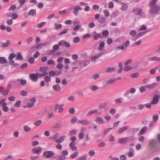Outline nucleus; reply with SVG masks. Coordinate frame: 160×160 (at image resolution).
<instances>
[{
    "instance_id": "f257e3e1",
    "label": "nucleus",
    "mask_w": 160,
    "mask_h": 160,
    "mask_svg": "<svg viewBox=\"0 0 160 160\" xmlns=\"http://www.w3.org/2000/svg\"><path fill=\"white\" fill-rule=\"evenodd\" d=\"M160 133L157 134L156 139H151L149 141L148 148L150 150L155 152L160 149Z\"/></svg>"
},
{
    "instance_id": "f03ea898",
    "label": "nucleus",
    "mask_w": 160,
    "mask_h": 160,
    "mask_svg": "<svg viewBox=\"0 0 160 160\" xmlns=\"http://www.w3.org/2000/svg\"><path fill=\"white\" fill-rule=\"evenodd\" d=\"M158 0H152L149 3L150 9L149 13L152 15L157 14L160 11V6L157 4Z\"/></svg>"
},
{
    "instance_id": "7ed1b4c3",
    "label": "nucleus",
    "mask_w": 160,
    "mask_h": 160,
    "mask_svg": "<svg viewBox=\"0 0 160 160\" xmlns=\"http://www.w3.org/2000/svg\"><path fill=\"white\" fill-rule=\"evenodd\" d=\"M48 66H45L40 67V73H38L39 77L42 78L44 76L47 75L48 74Z\"/></svg>"
},
{
    "instance_id": "20e7f679",
    "label": "nucleus",
    "mask_w": 160,
    "mask_h": 160,
    "mask_svg": "<svg viewBox=\"0 0 160 160\" xmlns=\"http://www.w3.org/2000/svg\"><path fill=\"white\" fill-rule=\"evenodd\" d=\"M16 57V55L13 52L11 53L9 55L8 59L10 61V64L13 66L14 67H16L18 66V63H15L14 61L13 60V59Z\"/></svg>"
},
{
    "instance_id": "39448f33",
    "label": "nucleus",
    "mask_w": 160,
    "mask_h": 160,
    "mask_svg": "<svg viewBox=\"0 0 160 160\" xmlns=\"http://www.w3.org/2000/svg\"><path fill=\"white\" fill-rule=\"evenodd\" d=\"M36 99L35 98L31 99L29 102L23 106V108H31L34 105L35 103L36 102Z\"/></svg>"
},
{
    "instance_id": "423d86ee",
    "label": "nucleus",
    "mask_w": 160,
    "mask_h": 160,
    "mask_svg": "<svg viewBox=\"0 0 160 160\" xmlns=\"http://www.w3.org/2000/svg\"><path fill=\"white\" fill-rule=\"evenodd\" d=\"M133 12L135 15H139L143 17H145V14L142 12V9L140 8H137L133 9Z\"/></svg>"
},
{
    "instance_id": "0eeeda50",
    "label": "nucleus",
    "mask_w": 160,
    "mask_h": 160,
    "mask_svg": "<svg viewBox=\"0 0 160 160\" xmlns=\"http://www.w3.org/2000/svg\"><path fill=\"white\" fill-rule=\"evenodd\" d=\"M87 129L85 127H82L81 128L80 132L78 134V138L80 139H82L85 136V132L86 131Z\"/></svg>"
},
{
    "instance_id": "6e6552de",
    "label": "nucleus",
    "mask_w": 160,
    "mask_h": 160,
    "mask_svg": "<svg viewBox=\"0 0 160 160\" xmlns=\"http://www.w3.org/2000/svg\"><path fill=\"white\" fill-rule=\"evenodd\" d=\"M63 104H56L55 107V109L56 110H58V112L59 113H62L64 111V108H63Z\"/></svg>"
},
{
    "instance_id": "1a4fd4ad",
    "label": "nucleus",
    "mask_w": 160,
    "mask_h": 160,
    "mask_svg": "<svg viewBox=\"0 0 160 160\" xmlns=\"http://www.w3.org/2000/svg\"><path fill=\"white\" fill-rule=\"evenodd\" d=\"M93 114H97L98 115H100L101 114V112H99L98 109H95L92 110H91L88 112L87 115L88 116H91Z\"/></svg>"
},
{
    "instance_id": "9d476101",
    "label": "nucleus",
    "mask_w": 160,
    "mask_h": 160,
    "mask_svg": "<svg viewBox=\"0 0 160 160\" xmlns=\"http://www.w3.org/2000/svg\"><path fill=\"white\" fill-rule=\"evenodd\" d=\"M38 73H32L29 75V78L33 82L37 81L38 80Z\"/></svg>"
},
{
    "instance_id": "9b49d317",
    "label": "nucleus",
    "mask_w": 160,
    "mask_h": 160,
    "mask_svg": "<svg viewBox=\"0 0 160 160\" xmlns=\"http://www.w3.org/2000/svg\"><path fill=\"white\" fill-rule=\"evenodd\" d=\"M62 155L59 156L58 160H64L66 159V156L68 154V152L67 151L63 150L62 152Z\"/></svg>"
},
{
    "instance_id": "f8f14e48",
    "label": "nucleus",
    "mask_w": 160,
    "mask_h": 160,
    "mask_svg": "<svg viewBox=\"0 0 160 160\" xmlns=\"http://www.w3.org/2000/svg\"><path fill=\"white\" fill-rule=\"evenodd\" d=\"M44 155L46 156L47 158H49L55 154V153L53 151H47L44 152Z\"/></svg>"
},
{
    "instance_id": "ddd939ff",
    "label": "nucleus",
    "mask_w": 160,
    "mask_h": 160,
    "mask_svg": "<svg viewBox=\"0 0 160 160\" xmlns=\"http://www.w3.org/2000/svg\"><path fill=\"white\" fill-rule=\"evenodd\" d=\"M81 7L79 6H76L73 8V13L75 16H77L78 13V11L82 10Z\"/></svg>"
},
{
    "instance_id": "4468645a",
    "label": "nucleus",
    "mask_w": 160,
    "mask_h": 160,
    "mask_svg": "<svg viewBox=\"0 0 160 160\" xmlns=\"http://www.w3.org/2000/svg\"><path fill=\"white\" fill-rule=\"evenodd\" d=\"M42 150V148L40 147H37L32 149V152L38 154H40Z\"/></svg>"
},
{
    "instance_id": "2eb2a0df",
    "label": "nucleus",
    "mask_w": 160,
    "mask_h": 160,
    "mask_svg": "<svg viewBox=\"0 0 160 160\" xmlns=\"http://www.w3.org/2000/svg\"><path fill=\"white\" fill-rule=\"evenodd\" d=\"M137 32L135 30L131 31L130 32V34L132 36V40L135 41L138 38V35H136Z\"/></svg>"
},
{
    "instance_id": "dca6fc26",
    "label": "nucleus",
    "mask_w": 160,
    "mask_h": 160,
    "mask_svg": "<svg viewBox=\"0 0 160 160\" xmlns=\"http://www.w3.org/2000/svg\"><path fill=\"white\" fill-rule=\"evenodd\" d=\"M53 90L55 92H58L61 90L60 86L58 84L53 85L52 86Z\"/></svg>"
},
{
    "instance_id": "f3484780",
    "label": "nucleus",
    "mask_w": 160,
    "mask_h": 160,
    "mask_svg": "<svg viewBox=\"0 0 160 160\" xmlns=\"http://www.w3.org/2000/svg\"><path fill=\"white\" fill-rule=\"evenodd\" d=\"M103 54V53H99L96 55L91 56V60L92 61H95L97 59H98Z\"/></svg>"
},
{
    "instance_id": "a211bd4d",
    "label": "nucleus",
    "mask_w": 160,
    "mask_h": 160,
    "mask_svg": "<svg viewBox=\"0 0 160 160\" xmlns=\"http://www.w3.org/2000/svg\"><path fill=\"white\" fill-rule=\"evenodd\" d=\"M59 45L61 46H64L66 47H69L70 46V43L65 40H62L59 42Z\"/></svg>"
},
{
    "instance_id": "6ab92c4d",
    "label": "nucleus",
    "mask_w": 160,
    "mask_h": 160,
    "mask_svg": "<svg viewBox=\"0 0 160 160\" xmlns=\"http://www.w3.org/2000/svg\"><path fill=\"white\" fill-rule=\"evenodd\" d=\"M78 123H80L82 125H87L89 123V121L87 119H82L78 121Z\"/></svg>"
},
{
    "instance_id": "aec40b11",
    "label": "nucleus",
    "mask_w": 160,
    "mask_h": 160,
    "mask_svg": "<svg viewBox=\"0 0 160 160\" xmlns=\"http://www.w3.org/2000/svg\"><path fill=\"white\" fill-rule=\"evenodd\" d=\"M129 140V138L126 137L120 138L119 141V142L120 144H124Z\"/></svg>"
},
{
    "instance_id": "412c9836",
    "label": "nucleus",
    "mask_w": 160,
    "mask_h": 160,
    "mask_svg": "<svg viewBox=\"0 0 160 160\" xmlns=\"http://www.w3.org/2000/svg\"><path fill=\"white\" fill-rule=\"evenodd\" d=\"M95 122L99 124H101L104 123L103 119L101 117H97L95 120Z\"/></svg>"
},
{
    "instance_id": "4be33fe9",
    "label": "nucleus",
    "mask_w": 160,
    "mask_h": 160,
    "mask_svg": "<svg viewBox=\"0 0 160 160\" xmlns=\"http://www.w3.org/2000/svg\"><path fill=\"white\" fill-rule=\"evenodd\" d=\"M159 101L158 97L157 95H155L153 97L152 101L151 102L152 104H157Z\"/></svg>"
},
{
    "instance_id": "5701e85b",
    "label": "nucleus",
    "mask_w": 160,
    "mask_h": 160,
    "mask_svg": "<svg viewBox=\"0 0 160 160\" xmlns=\"http://www.w3.org/2000/svg\"><path fill=\"white\" fill-rule=\"evenodd\" d=\"M158 85L157 83H154L151 84H148L146 85V87L147 88L149 89H152L156 88Z\"/></svg>"
},
{
    "instance_id": "b1692460",
    "label": "nucleus",
    "mask_w": 160,
    "mask_h": 160,
    "mask_svg": "<svg viewBox=\"0 0 160 160\" xmlns=\"http://www.w3.org/2000/svg\"><path fill=\"white\" fill-rule=\"evenodd\" d=\"M76 143L71 142L69 144L70 148L73 151H76L77 149V148L75 146Z\"/></svg>"
},
{
    "instance_id": "393cba45",
    "label": "nucleus",
    "mask_w": 160,
    "mask_h": 160,
    "mask_svg": "<svg viewBox=\"0 0 160 160\" xmlns=\"http://www.w3.org/2000/svg\"><path fill=\"white\" fill-rule=\"evenodd\" d=\"M149 60L150 61L160 62V57L156 56L152 57L150 58Z\"/></svg>"
},
{
    "instance_id": "a878e982",
    "label": "nucleus",
    "mask_w": 160,
    "mask_h": 160,
    "mask_svg": "<svg viewBox=\"0 0 160 160\" xmlns=\"http://www.w3.org/2000/svg\"><path fill=\"white\" fill-rule=\"evenodd\" d=\"M16 60L22 61L23 60V58L21 52H18L16 55Z\"/></svg>"
},
{
    "instance_id": "bb28decb",
    "label": "nucleus",
    "mask_w": 160,
    "mask_h": 160,
    "mask_svg": "<svg viewBox=\"0 0 160 160\" xmlns=\"http://www.w3.org/2000/svg\"><path fill=\"white\" fill-rule=\"evenodd\" d=\"M28 15L34 16L36 14V11L35 9H32L30 10L28 13Z\"/></svg>"
},
{
    "instance_id": "cd10ccee",
    "label": "nucleus",
    "mask_w": 160,
    "mask_h": 160,
    "mask_svg": "<svg viewBox=\"0 0 160 160\" xmlns=\"http://www.w3.org/2000/svg\"><path fill=\"white\" fill-rule=\"evenodd\" d=\"M58 134L57 133H55L53 136L50 137L49 139L52 140H55L56 142V140L58 139Z\"/></svg>"
},
{
    "instance_id": "c85d7f7f",
    "label": "nucleus",
    "mask_w": 160,
    "mask_h": 160,
    "mask_svg": "<svg viewBox=\"0 0 160 160\" xmlns=\"http://www.w3.org/2000/svg\"><path fill=\"white\" fill-rule=\"evenodd\" d=\"M65 136H62L60 137L59 139H58L56 140V142L58 143H60L61 142H63L65 140Z\"/></svg>"
},
{
    "instance_id": "c756f323",
    "label": "nucleus",
    "mask_w": 160,
    "mask_h": 160,
    "mask_svg": "<svg viewBox=\"0 0 160 160\" xmlns=\"http://www.w3.org/2000/svg\"><path fill=\"white\" fill-rule=\"evenodd\" d=\"M105 44L104 42H102L99 45L98 50L100 51H103L104 48Z\"/></svg>"
},
{
    "instance_id": "7c9ffc66",
    "label": "nucleus",
    "mask_w": 160,
    "mask_h": 160,
    "mask_svg": "<svg viewBox=\"0 0 160 160\" xmlns=\"http://www.w3.org/2000/svg\"><path fill=\"white\" fill-rule=\"evenodd\" d=\"M128 127L127 126H125L120 128L118 131V133L121 134L126 131L128 128Z\"/></svg>"
},
{
    "instance_id": "2f4dec72",
    "label": "nucleus",
    "mask_w": 160,
    "mask_h": 160,
    "mask_svg": "<svg viewBox=\"0 0 160 160\" xmlns=\"http://www.w3.org/2000/svg\"><path fill=\"white\" fill-rule=\"evenodd\" d=\"M90 89L91 91L95 92L99 89V87L96 85H93L90 88Z\"/></svg>"
},
{
    "instance_id": "473e14b6",
    "label": "nucleus",
    "mask_w": 160,
    "mask_h": 160,
    "mask_svg": "<svg viewBox=\"0 0 160 160\" xmlns=\"http://www.w3.org/2000/svg\"><path fill=\"white\" fill-rule=\"evenodd\" d=\"M124 100L123 98H120L116 99L115 100V102L117 104L122 103L123 102Z\"/></svg>"
},
{
    "instance_id": "72a5a7b5",
    "label": "nucleus",
    "mask_w": 160,
    "mask_h": 160,
    "mask_svg": "<svg viewBox=\"0 0 160 160\" xmlns=\"http://www.w3.org/2000/svg\"><path fill=\"white\" fill-rule=\"evenodd\" d=\"M62 72L61 71L60 72L58 73L54 71H52L49 72V74L51 76H54L55 75H58L61 73Z\"/></svg>"
},
{
    "instance_id": "f704fd0d",
    "label": "nucleus",
    "mask_w": 160,
    "mask_h": 160,
    "mask_svg": "<svg viewBox=\"0 0 160 160\" xmlns=\"http://www.w3.org/2000/svg\"><path fill=\"white\" fill-rule=\"evenodd\" d=\"M17 81L20 82V84L22 85H25L27 83V81L25 80H23L22 79H19L17 80Z\"/></svg>"
},
{
    "instance_id": "c9c22d12",
    "label": "nucleus",
    "mask_w": 160,
    "mask_h": 160,
    "mask_svg": "<svg viewBox=\"0 0 160 160\" xmlns=\"http://www.w3.org/2000/svg\"><path fill=\"white\" fill-rule=\"evenodd\" d=\"M7 62V60L4 57H0V63L4 64Z\"/></svg>"
},
{
    "instance_id": "e433bc0d",
    "label": "nucleus",
    "mask_w": 160,
    "mask_h": 160,
    "mask_svg": "<svg viewBox=\"0 0 160 160\" xmlns=\"http://www.w3.org/2000/svg\"><path fill=\"white\" fill-rule=\"evenodd\" d=\"M147 129V127H144L143 128L139 131V134L142 135L145 133L146 130Z\"/></svg>"
},
{
    "instance_id": "4c0bfd02",
    "label": "nucleus",
    "mask_w": 160,
    "mask_h": 160,
    "mask_svg": "<svg viewBox=\"0 0 160 160\" xmlns=\"http://www.w3.org/2000/svg\"><path fill=\"white\" fill-rule=\"evenodd\" d=\"M23 130L25 132H28L31 130V128L26 125H24L23 126Z\"/></svg>"
},
{
    "instance_id": "58836bf2",
    "label": "nucleus",
    "mask_w": 160,
    "mask_h": 160,
    "mask_svg": "<svg viewBox=\"0 0 160 160\" xmlns=\"http://www.w3.org/2000/svg\"><path fill=\"white\" fill-rule=\"evenodd\" d=\"M81 26L80 24H77L73 28V31H78L80 29L81 27Z\"/></svg>"
},
{
    "instance_id": "ea45409f",
    "label": "nucleus",
    "mask_w": 160,
    "mask_h": 160,
    "mask_svg": "<svg viewBox=\"0 0 160 160\" xmlns=\"http://www.w3.org/2000/svg\"><path fill=\"white\" fill-rule=\"evenodd\" d=\"M46 76L44 78V80L46 82H49L51 81V77L50 76L46 75Z\"/></svg>"
},
{
    "instance_id": "a19ab883",
    "label": "nucleus",
    "mask_w": 160,
    "mask_h": 160,
    "mask_svg": "<svg viewBox=\"0 0 160 160\" xmlns=\"http://www.w3.org/2000/svg\"><path fill=\"white\" fill-rule=\"evenodd\" d=\"M6 99L4 98L0 101V105H1L2 106H4L6 105L7 103L6 102Z\"/></svg>"
},
{
    "instance_id": "79ce46f5",
    "label": "nucleus",
    "mask_w": 160,
    "mask_h": 160,
    "mask_svg": "<svg viewBox=\"0 0 160 160\" xmlns=\"http://www.w3.org/2000/svg\"><path fill=\"white\" fill-rule=\"evenodd\" d=\"M42 121L41 120H39L35 122L34 123V124L35 126H38L42 124Z\"/></svg>"
},
{
    "instance_id": "37998d69",
    "label": "nucleus",
    "mask_w": 160,
    "mask_h": 160,
    "mask_svg": "<svg viewBox=\"0 0 160 160\" xmlns=\"http://www.w3.org/2000/svg\"><path fill=\"white\" fill-rule=\"evenodd\" d=\"M87 157V155L86 154L83 155L82 157L78 158L77 160H86Z\"/></svg>"
},
{
    "instance_id": "c03bdc74",
    "label": "nucleus",
    "mask_w": 160,
    "mask_h": 160,
    "mask_svg": "<svg viewBox=\"0 0 160 160\" xmlns=\"http://www.w3.org/2000/svg\"><path fill=\"white\" fill-rule=\"evenodd\" d=\"M54 25L55 26V28L57 30L60 29L62 27V25L61 24H58L55 23Z\"/></svg>"
},
{
    "instance_id": "a18cd8bd",
    "label": "nucleus",
    "mask_w": 160,
    "mask_h": 160,
    "mask_svg": "<svg viewBox=\"0 0 160 160\" xmlns=\"http://www.w3.org/2000/svg\"><path fill=\"white\" fill-rule=\"evenodd\" d=\"M122 6L121 8V10L123 11H126L128 8V6L126 4L122 3Z\"/></svg>"
},
{
    "instance_id": "49530a36",
    "label": "nucleus",
    "mask_w": 160,
    "mask_h": 160,
    "mask_svg": "<svg viewBox=\"0 0 160 160\" xmlns=\"http://www.w3.org/2000/svg\"><path fill=\"white\" fill-rule=\"evenodd\" d=\"M21 101L20 100L17 101L14 105V106L16 108L19 107L21 104Z\"/></svg>"
},
{
    "instance_id": "de8ad7c7",
    "label": "nucleus",
    "mask_w": 160,
    "mask_h": 160,
    "mask_svg": "<svg viewBox=\"0 0 160 160\" xmlns=\"http://www.w3.org/2000/svg\"><path fill=\"white\" fill-rule=\"evenodd\" d=\"M134 150L132 149L131 148L128 153V156L129 157H132L134 156Z\"/></svg>"
},
{
    "instance_id": "09e8293b",
    "label": "nucleus",
    "mask_w": 160,
    "mask_h": 160,
    "mask_svg": "<svg viewBox=\"0 0 160 160\" xmlns=\"http://www.w3.org/2000/svg\"><path fill=\"white\" fill-rule=\"evenodd\" d=\"M107 106V104L106 103H102L99 105V108L102 109L105 108Z\"/></svg>"
},
{
    "instance_id": "8fccbe9b",
    "label": "nucleus",
    "mask_w": 160,
    "mask_h": 160,
    "mask_svg": "<svg viewBox=\"0 0 160 160\" xmlns=\"http://www.w3.org/2000/svg\"><path fill=\"white\" fill-rule=\"evenodd\" d=\"M115 70L114 68H108L106 69V72H112Z\"/></svg>"
},
{
    "instance_id": "3c124183",
    "label": "nucleus",
    "mask_w": 160,
    "mask_h": 160,
    "mask_svg": "<svg viewBox=\"0 0 160 160\" xmlns=\"http://www.w3.org/2000/svg\"><path fill=\"white\" fill-rule=\"evenodd\" d=\"M149 31H144V32H139L138 34V38L141 37V36L144 35V34H146Z\"/></svg>"
},
{
    "instance_id": "603ef678",
    "label": "nucleus",
    "mask_w": 160,
    "mask_h": 160,
    "mask_svg": "<svg viewBox=\"0 0 160 160\" xmlns=\"http://www.w3.org/2000/svg\"><path fill=\"white\" fill-rule=\"evenodd\" d=\"M46 24L45 22H41L39 24H38L37 26V27L38 28H40L43 27Z\"/></svg>"
},
{
    "instance_id": "864d4df0",
    "label": "nucleus",
    "mask_w": 160,
    "mask_h": 160,
    "mask_svg": "<svg viewBox=\"0 0 160 160\" xmlns=\"http://www.w3.org/2000/svg\"><path fill=\"white\" fill-rule=\"evenodd\" d=\"M80 40V38L79 37H76L73 39V42L74 43H77Z\"/></svg>"
},
{
    "instance_id": "5fc2aeb1",
    "label": "nucleus",
    "mask_w": 160,
    "mask_h": 160,
    "mask_svg": "<svg viewBox=\"0 0 160 160\" xmlns=\"http://www.w3.org/2000/svg\"><path fill=\"white\" fill-rule=\"evenodd\" d=\"M147 88L146 87V85L145 86H142L139 88V90L141 92H143L146 91V88Z\"/></svg>"
},
{
    "instance_id": "6e6d98bb",
    "label": "nucleus",
    "mask_w": 160,
    "mask_h": 160,
    "mask_svg": "<svg viewBox=\"0 0 160 160\" xmlns=\"http://www.w3.org/2000/svg\"><path fill=\"white\" fill-rule=\"evenodd\" d=\"M61 46L59 45V43L58 44H55L53 46V49L54 51H56L59 48V46Z\"/></svg>"
},
{
    "instance_id": "4d7b16f0",
    "label": "nucleus",
    "mask_w": 160,
    "mask_h": 160,
    "mask_svg": "<svg viewBox=\"0 0 160 160\" xmlns=\"http://www.w3.org/2000/svg\"><path fill=\"white\" fill-rule=\"evenodd\" d=\"M78 154V152H75L74 153L72 154L71 156L70 157L71 158H75L76 157H77Z\"/></svg>"
},
{
    "instance_id": "13d9d810",
    "label": "nucleus",
    "mask_w": 160,
    "mask_h": 160,
    "mask_svg": "<svg viewBox=\"0 0 160 160\" xmlns=\"http://www.w3.org/2000/svg\"><path fill=\"white\" fill-rule=\"evenodd\" d=\"M11 43V42L9 40H8L7 42L2 45V46L4 47H8Z\"/></svg>"
},
{
    "instance_id": "bf43d9fd",
    "label": "nucleus",
    "mask_w": 160,
    "mask_h": 160,
    "mask_svg": "<svg viewBox=\"0 0 160 160\" xmlns=\"http://www.w3.org/2000/svg\"><path fill=\"white\" fill-rule=\"evenodd\" d=\"M103 13L105 17H108L110 16V13L109 11L107 10H105L103 11Z\"/></svg>"
},
{
    "instance_id": "052dcab7",
    "label": "nucleus",
    "mask_w": 160,
    "mask_h": 160,
    "mask_svg": "<svg viewBox=\"0 0 160 160\" xmlns=\"http://www.w3.org/2000/svg\"><path fill=\"white\" fill-rule=\"evenodd\" d=\"M106 18L104 17H101L99 20V22L100 24H102L104 23V21L106 20Z\"/></svg>"
},
{
    "instance_id": "680f3d73",
    "label": "nucleus",
    "mask_w": 160,
    "mask_h": 160,
    "mask_svg": "<svg viewBox=\"0 0 160 160\" xmlns=\"http://www.w3.org/2000/svg\"><path fill=\"white\" fill-rule=\"evenodd\" d=\"M16 8V5L15 4L12 5L9 8V11H13Z\"/></svg>"
},
{
    "instance_id": "e2e57ef3",
    "label": "nucleus",
    "mask_w": 160,
    "mask_h": 160,
    "mask_svg": "<svg viewBox=\"0 0 160 160\" xmlns=\"http://www.w3.org/2000/svg\"><path fill=\"white\" fill-rule=\"evenodd\" d=\"M77 132V131L76 130L73 129L70 131V134L71 136L74 135L76 134Z\"/></svg>"
},
{
    "instance_id": "0e129e2a",
    "label": "nucleus",
    "mask_w": 160,
    "mask_h": 160,
    "mask_svg": "<svg viewBox=\"0 0 160 160\" xmlns=\"http://www.w3.org/2000/svg\"><path fill=\"white\" fill-rule=\"evenodd\" d=\"M11 159H13V156L11 154L8 155L5 158V160H8Z\"/></svg>"
},
{
    "instance_id": "69168bd1",
    "label": "nucleus",
    "mask_w": 160,
    "mask_h": 160,
    "mask_svg": "<svg viewBox=\"0 0 160 160\" xmlns=\"http://www.w3.org/2000/svg\"><path fill=\"white\" fill-rule=\"evenodd\" d=\"M116 80L115 79H112L109 80L107 83V84H110L113 83Z\"/></svg>"
},
{
    "instance_id": "338daca9",
    "label": "nucleus",
    "mask_w": 160,
    "mask_h": 160,
    "mask_svg": "<svg viewBox=\"0 0 160 160\" xmlns=\"http://www.w3.org/2000/svg\"><path fill=\"white\" fill-rule=\"evenodd\" d=\"M77 121V118L76 117H72L71 120V123H75Z\"/></svg>"
},
{
    "instance_id": "774afa93",
    "label": "nucleus",
    "mask_w": 160,
    "mask_h": 160,
    "mask_svg": "<svg viewBox=\"0 0 160 160\" xmlns=\"http://www.w3.org/2000/svg\"><path fill=\"white\" fill-rule=\"evenodd\" d=\"M2 110L4 112H7L8 111L9 109L6 106H4L2 107Z\"/></svg>"
}]
</instances>
